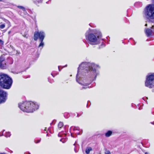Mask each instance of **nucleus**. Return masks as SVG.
<instances>
[{
	"mask_svg": "<svg viewBox=\"0 0 154 154\" xmlns=\"http://www.w3.org/2000/svg\"><path fill=\"white\" fill-rule=\"evenodd\" d=\"M99 68V66L94 63L82 62L78 68L76 76V81L83 86L82 89L89 88L88 85L95 80L99 72L96 69Z\"/></svg>",
	"mask_w": 154,
	"mask_h": 154,
	"instance_id": "f257e3e1",
	"label": "nucleus"
},
{
	"mask_svg": "<svg viewBox=\"0 0 154 154\" xmlns=\"http://www.w3.org/2000/svg\"><path fill=\"white\" fill-rule=\"evenodd\" d=\"M85 35L86 39L89 41L90 44L95 45L101 43L99 49L105 46V44L103 42V39L101 38V33L99 31L89 29L86 32Z\"/></svg>",
	"mask_w": 154,
	"mask_h": 154,
	"instance_id": "f03ea898",
	"label": "nucleus"
},
{
	"mask_svg": "<svg viewBox=\"0 0 154 154\" xmlns=\"http://www.w3.org/2000/svg\"><path fill=\"white\" fill-rule=\"evenodd\" d=\"M18 107L22 111L29 113L32 112L38 109L39 106L36 103L26 101L19 103Z\"/></svg>",
	"mask_w": 154,
	"mask_h": 154,
	"instance_id": "7ed1b4c3",
	"label": "nucleus"
},
{
	"mask_svg": "<svg viewBox=\"0 0 154 154\" xmlns=\"http://www.w3.org/2000/svg\"><path fill=\"white\" fill-rule=\"evenodd\" d=\"M13 81L11 78L5 74L0 75V86L3 88L9 89L12 85Z\"/></svg>",
	"mask_w": 154,
	"mask_h": 154,
	"instance_id": "20e7f679",
	"label": "nucleus"
},
{
	"mask_svg": "<svg viewBox=\"0 0 154 154\" xmlns=\"http://www.w3.org/2000/svg\"><path fill=\"white\" fill-rule=\"evenodd\" d=\"M45 32L42 31H35L34 33V39L37 41L38 38L40 43L38 46V48L41 50L44 45L43 41L45 38Z\"/></svg>",
	"mask_w": 154,
	"mask_h": 154,
	"instance_id": "39448f33",
	"label": "nucleus"
},
{
	"mask_svg": "<svg viewBox=\"0 0 154 154\" xmlns=\"http://www.w3.org/2000/svg\"><path fill=\"white\" fill-rule=\"evenodd\" d=\"M144 16L147 19H154V5H148L144 10Z\"/></svg>",
	"mask_w": 154,
	"mask_h": 154,
	"instance_id": "423d86ee",
	"label": "nucleus"
},
{
	"mask_svg": "<svg viewBox=\"0 0 154 154\" xmlns=\"http://www.w3.org/2000/svg\"><path fill=\"white\" fill-rule=\"evenodd\" d=\"M145 85L146 87L149 88H152L154 87V73L149 74L146 76Z\"/></svg>",
	"mask_w": 154,
	"mask_h": 154,
	"instance_id": "0eeeda50",
	"label": "nucleus"
},
{
	"mask_svg": "<svg viewBox=\"0 0 154 154\" xmlns=\"http://www.w3.org/2000/svg\"><path fill=\"white\" fill-rule=\"evenodd\" d=\"M7 93L3 90L0 89V103L5 102L7 98Z\"/></svg>",
	"mask_w": 154,
	"mask_h": 154,
	"instance_id": "6e6552de",
	"label": "nucleus"
},
{
	"mask_svg": "<svg viewBox=\"0 0 154 154\" xmlns=\"http://www.w3.org/2000/svg\"><path fill=\"white\" fill-rule=\"evenodd\" d=\"M72 129L74 131V133L77 135H79L80 134L79 132H78L79 130V128L78 127H71L70 128V130Z\"/></svg>",
	"mask_w": 154,
	"mask_h": 154,
	"instance_id": "1a4fd4ad",
	"label": "nucleus"
},
{
	"mask_svg": "<svg viewBox=\"0 0 154 154\" xmlns=\"http://www.w3.org/2000/svg\"><path fill=\"white\" fill-rule=\"evenodd\" d=\"M145 30L146 34L147 37H149L151 35L152 31L151 29L146 28Z\"/></svg>",
	"mask_w": 154,
	"mask_h": 154,
	"instance_id": "9d476101",
	"label": "nucleus"
},
{
	"mask_svg": "<svg viewBox=\"0 0 154 154\" xmlns=\"http://www.w3.org/2000/svg\"><path fill=\"white\" fill-rule=\"evenodd\" d=\"M112 134V132L111 131H108L105 134V136L106 137H109L111 136Z\"/></svg>",
	"mask_w": 154,
	"mask_h": 154,
	"instance_id": "9b49d317",
	"label": "nucleus"
},
{
	"mask_svg": "<svg viewBox=\"0 0 154 154\" xmlns=\"http://www.w3.org/2000/svg\"><path fill=\"white\" fill-rule=\"evenodd\" d=\"M4 60L2 58H0V67L2 68L4 66Z\"/></svg>",
	"mask_w": 154,
	"mask_h": 154,
	"instance_id": "f8f14e48",
	"label": "nucleus"
},
{
	"mask_svg": "<svg viewBox=\"0 0 154 154\" xmlns=\"http://www.w3.org/2000/svg\"><path fill=\"white\" fill-rule=\"evenodd\" d=\"M92 149L91 147H88L86 149L85 152L87 154L89 153L90 151H91Z\"/></svg>",
	"mask_w": 154,
	"mask_h": 154,
	"instance_id": "ddd939ff",
	"label": "nucleus"
},
{
	"mask_svg": "<svg viewBox=\"0 0 154 154\" xmlns=\"http://www.w3.org/2000/svg\"><path fill=\"white\" fill-rule=\"evenodd\" d=\"M33 2L35 4L42 3L43 0H32Z\"/></svg>",
	"mask_w": 154,
	"mask_h": 154,
	"instance_id": "4468645a",
	"label": "nucleus"
},
{
	"mask_svg": "<svg viewBox=\"0 0 154 154\" xmlns=\"http://www.w3.org/2000/svg\"><path fill=\"white\" fill-rule=\"evenodd\" d=\"M17 7L18 8L22 9L24 12H26V11L25 8L21 6H18Z\"/></svg>",
	"mask_w": 154,
	"mask_h": 154,
	"instance_id": "2eb2a0df",
	"label": "nucleus"
},
{
	"mask_svg": "<svg viewBox=\"0 0 154 154\" xmlns=\"http://www.w3.org/2000/svg\"><path fill=\"white\" fill-rule=\"evenodd\" d=\"M63 126V123L61 122H60L58 124V126L59 129H60Z\"/></svg>",
	"mask_w": 154,
	"mask_h": 154,
	"instance_id": "dca6fc26",
	"label": "nucleus"
},
{
	"mask_svg": "<svg viewBox=\"0 0 154 154\" xmlns=\"http://www.w3.org/2000/svg\"><path fill=\"white\" fill-rule=\"evenodd\" d=\"M4 20L7 24H8V27L11 26L10 22L8 20L5 19Z\"/></svg>",
	"mask_w": 154,
	"mask_h": 154,
	"instance_id": "f3484780",
	"label": "nucleus"
},
{
	"mask_svg": "<svg viewBox=\"0 0 154 154\" xmlns=\"http://www.w3.org/2000/svg\"><path fill=\"white\" fill-rule=\"evenodd\" d=\"M11 135V134L10 132H6L5 135V137H10Z\"/></svg>",
	"mask_w": 154,
	"mask_h": 154,
	"instance_id": "a211bd4d",
	"label": "nucleus"
},
{
	"mask_svg": "<svg viewBox=\"0 0 154 154\" xmlns=\"http://www.w3.org/2000/svg\"><path fill=\"white\" fill-rule=\"evenodd\" d=\"M57 74L58 73H56V72L55 71L52 72L51 73V75L53 76V77H54L55 75H57Z\"/></svg>",
	"mask_w": 154,
	"mask_h": 154,
	"instance_id": "6ab92c4d",
	"label": "nucleus"
},
{
	"mask_svg": "<svg viewBox=\"0 0 154 154\" xmlns=\"http://www.w3.org/2000/svg\"><path fill=\"white\" fill-rule=\"evenodd\" d=\"M5 26V24H2L0 25V28L1 29H4Z\"/></svg>",
	"mask_w": 154,
	"mask_h": 154,
	"instance_id": "aec40b11",
	"label": "nucleus"
},
{
	"mask_svg": "<svg viewBox=\"0 0 154 154\" xmlns=\"http://www.w3.org/2000/svg\"><path fill=\"white\" fill-rule=\"evenodd\" d=\"M41 140V139H40L39 140H35L34 141H35V143H39L40 142Z\"/></svg>",
	"mask_w": 154,
	"mask_h": 154,
	"instance_id": "412c9836",
	"label": "nucleus"
},
{
	"mask_svg": "<svg viewBox=\"0 0 154 154\" xmlns=\"http://www.w3.org/2000/svg\"><path fill=\"white\" fill-rule=\"evenodd\" d=\"M105 154H111V153L109 150H108L105 152Z\"/></svg>",
	"mask_w": 154,
	"mask_h": 154,
	"instance_id": "4be33fe9",
	"label": "nucleus"
},
{
	"mask_svg": "<svg viewBox=\"0 0 154 154\" xmlns=\"http://www.w3.org/2000/svg\"><path fill=\"white\" fill-rule=\"evenodd\" d=\"M3 135V133L2 132H0V136H2Z\"/></svg>",
	"mask_w": 154,
	"mask_h": 154,
	"instance_id": "5701e85b",
	"label": "nucleus"
},
{
	"mask_svg": "<svg viewBox=\"0 0 154 154\" xmlns=\"http://www.w3.org/2000/svg\"><path fill=\"white\" fill-rule=\"evenodd\" d=\"M63 140H64L63 139H60V141H62L63 143H64V142L63 141Z\"/></svg>",
	"mask_w": 154,
	"mask_h": 154,
	"instance_id": "b1692460",
	"label": "nucleus"
},
{
	"mask_svg": "<svg viewBox=\"0 0 154 154\" xmlns=\"http://www.w3.org/2000/svg\"><path fill=\"white\" fill-rule=\"evenodd\" d=\"M0 1H2L3 2H5V0H0Z\"/></svg>",
	"mask_w": 154,
	"mask_h": 154,
	"instance_id": "393cba45",
	"label": "nucleus"
},
{
	"mask_svg": "<svg viewBox=\"0 0 154 154\" xmlns=\"http://www.w3.org/2000/svg\"><path fill=\"white\" fill-rule=\"evenodd\" d=\"M60 66H58V69H59V71H60Z\"/></svg>",
	"mask_w": 154,
	"mask_h": 154,
	"instance_id": "a878e982",
	"label": "nucleus"
},
{
	"mask_svg": "<svg viewBox=\"0 0 154 154\" xmlns=\"http://www.w3.org/2000/svg\"><path fill=\"white\" fill-rule=\"evenodd\" d=\"M67 66V65H65V66H63L62 67V68H63V67H66V66Z\"/></svg>",
	"mask_w": 154,
	"mask_h": 154,
	"instance_id": "bb28decb",
	"label": "nucleus"
},
{
	"mask_svg": "<svg viewBox=\"0 0 154 154\" xmlns=\"http://www.w3.org/2000/svg\"><path fill=\"white\" fill-rule=\"evenodd\" d=\"M71 135L72 137H74V136H73L72 133H71Z\"/></svg>",
	"mask_w": 154,
	"mask_h": 154,
	"instance_id": "cd10ccee",
	"label": "nucleus"
},
{
	"mask_svg": "<svg viewBox=\"0 0 154 154\" xmlns=\"http://www.w3.org/2000/svg\"><path fill=\"white\" fill-rule=\"evenodd\" d=\"M151 124H152L154 125V122H151Z\"/></svg>",
	"mask_w": 154,
	"mask_h": 154,
	"instance_id": "c85d7f7f",
	"label": "nucleus"
},
{
	"mask_svg": "<svg viewBox=\"0 0 154 154\" xmlns=\"http://www.w3.org/2000/svg\"><path fill=\"white\" fill-rule=\"evenodd\" d=\"M0 154H6L5 153H0Z\"/></svg>",
	"mask_w": 154,
	"mask_h": 154,
	"instance_id": "c756f323",
	"label": "nucleus"
},
{
	"mask_svg": "<svg viewBox=\"0 0 154 154\" xmlns=\"http://www.w3.org/2000/svg\"><path fill=\"white\" fill-rule=\"evenodd\" d=\"M145 154H149V153H148L147 152H146L145 153Z\"/></svg>",
	"mask_w": 154,
	"mask_h": 154,
	"instance_id": "7c9ffc66",
	"label": "nucleus"
},
{
	"mask_svg": "<svg viewBox=\"0 0 154 154\" xmlns=\"http://www.w3.org/2000/svg\"><path fill=\"white\" fill-rule=\"evenodd\" d=\"M80 116L79 115V114H77V117H79Z\"/></svg>",
	"mask_w": 154,
	"mask_h": 154,
	"instance_id": "2f4dec72",
	"label": "nucleus"
},
{
	"mask_svg": "<svg viewBox=\"0 0 154 154\" xmlns=\"http://www.w3.org/2000/svg\"><path fill=\"white\" fill-rule=\"evenodd\" d=\"M1 20H2L0 18V23H1Z\"/></svg>",
	"mask_w": 154,
	"mask_h": 154,
	"instance_id": "473e14b6",
	"label": "nucleus"
},
{
	"mask_svg": "<svg viewBox=\"0 0 154 154\" xmlns=\"http://www.w3.org/2000/svg\"><path fill=\"white\" fill-rule=\"evenodd\" d=\"M145 26H147V24H145Z\"/></svg>",
	"mask_w": 154,
	"mask_h": 154,
	"instance_id": "72a5a7b5",
	"label": "nucleus"
},
{
	"mask_svg": "<svg viewBox=\"0 0 154 154\" xmlns=\"http://www.w3.org/2000/svg\"><path fill=\"white\" fill-rule=\"evenodd\" d=\"M2 42V41L1 40H0V42Z\"/></svg>",
	"mask_w": 154,
	"mask_h": 154,
	"instance_id": "f704fd0d",
	"label": "nucleus"
},
{
	"mask_svg": "<svg viewBox=\"0 0 154 154\" xmlns=\"http://www.w3.org/2000/svg\"><path fill=\"white\" fill-rule=\"evenodd\" d=\"M154 28V26H152V28Z\"/></svg>",
	"mask_w": 154,
	"mask_h": 154,
	"instance_id": "c9c22d12",
	"label": "nucleus"
},
{
	"mask_svg": "<svg viewBox=\"0 0 154 154\" xmlns=\"http://www.w3.org/2000/svg\"><path fill=\"white\" fill-rule=\"evenodd\" d=\"M23 36L24 37H26V35H23Z\"/></svg>",
	"mask_w": 154,
	"mask_h": 154,
	"instance_id": "e433bc0d",
	"label": "nucleus"
}]
</instances>
